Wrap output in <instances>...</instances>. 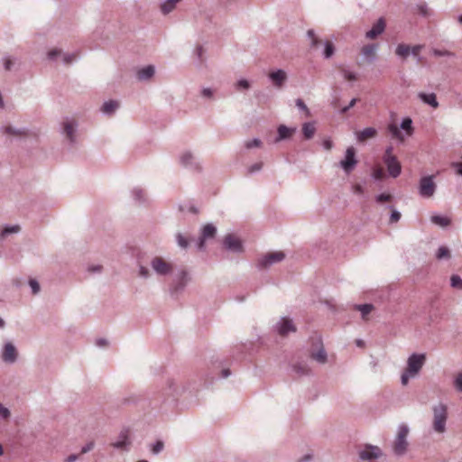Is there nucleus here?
Wrapping results in <instances>:
<instances>
[{
    "label": "nucleus",
    "instance_id": "obj_1",
    "mask_svg": "<svg viewBox=\"0 0 462 462\" xmlns=\"http://www.w3.org/2000/svg\"><path fill=\"white\" fill-rule=\"evenodd\" d=\"M191 281L190 274L185 268L180 269L172 278L170 286V292L172 295H178L185 290L186 286Z\"/></svg>",
    "mask_w": 462,
    "mask_h": 462
},
{
    "label": "nucleus",
    "instance_id": "obj_2",
    "mask_svg": "<svg viewBox=\"0 0 462 462\" xmlns=\"http://www.w3.org/2000/svg\"><path fill=\"white\" fill-rule=\"evenodd\" d=\"M434 431L443 433L446 431V423L448 419V408L445 404L439 403L432 408Z\"/></svg>",
    "mask_w": 462,
    "mask_h": 462
},
{
    "label": "nucleus",
    "instance_id": "obj_3",
    "mask_svg": "<svg viewBox=\"0 0 462 462\" xmlns=\"http://www.w3.org/2000/svg\"><path fill=\"white\" fill-rule=\"evenodd\" d=\"M408 426L405 424L399 425L397 435L393 445V450L396 456H402L406 453L408 448Z\"/></svg>",
    "mask_w": 462,
    "mask_h": 462
},
{
    "label": "nucleus",
    "instance_id": "obj_4",
    "mask_svg": "<svg viewBox=\"0 0 462 462\" xmlns=\"http://www.w3.org/2000/svg\"><path fill=\"white\" fill-rule=\"evenodd\" d=\"M307 35L310 39V47L311 48H319V45L324 46L323 52H322V56L324 59H326V60L330 59L334 55L336 48L331 42L325 41L324 42H322L320 40H319L316 37L315 32L313 30H309L307 32Z\"/></svg>",
    "mask_w": 462,
    "mask_h": 462
},
{
    "label": "nucleus",
    "instance_id": "obj_5",
    "mask_svg": "<svg viewBox=\"0 0 462 462\" xmlns=\"http://www.w3.org/2000/svg\"><path fill=\"white\" fill-rule=\"evenodd\" d=\"M151 268L159 276H167L172 273V264L161 256H154L150 262Z\"/></svg>",
    "mask_w": 462,
    "mask_h": 462
},
{
    "label": "nucleus",
    "instance_id": "obj_6",
    "mask_svg": "<svg viewBox=\"0 0 462 462\" xmlns=\"http://www.w3.org/2000/svg\"><path fill=\"white\" fill-rule=\"evenodd\" d=\"M425 361V354L413 353L408 357L407 367L405 370L411 374V376H416L424 365Z\"/></svg>",
    "mask_w": 462,
    "mask_h": 462
},
{
    "label": "nucleus",
    "instance_id": "obj_7",
    "mask_svg": "<svg viewBox=\"0 0 462 462\" xmlns=\"http://www.w3.org/2000/svg\"><path fill=\"white\" fill-rule=\"evenodd\" d=\"M436 184L433 176H425L420 180L419 194L422 198H431L436 191Z\"/></svg>",
    "mask_w": 462,
    "mask_h": 462
},
{
    "label": "nucleus",
    "instance_id": "obj_8",
    "mask_svg": "<svg viewBox=\"0 0 462 462\" xmlns=\"http://www.w3.org/2000/svg\"><path fill=\"white\" fill-rule=\"evenodd\" d=\"M357 162L356 150L354 147L350 146L346 149L345 158L340 161L339 166L346 174H349L356 168Z\"/></svg>",
    "mask_w": 462,
    "mask_h": 462
},
{
    "label": "nucleus",
    "instance_id": "obj_9",
    "mask_svg": "<svg viewBox=\"0 0 462 462\" xmlns=\"http://www.w3.org/2000/svg\"><path fill=\"white\" fill-rule=\"evenodd\" d=\"M284 258L285 254L282 251L269 253L259 259L257 265L259 268H267L276 263L282 262Z\"/></svg>",
    "mask_w": 462,
    "mask_h": 462
},
{
    "label": "nucleus",
    "instance_id": "obj_10",
    "mask_svg": "<svg viewBox=\"0 0 462 462\" xmlns=\"http://www.w3.org/2000/svg\"><path fill=\"white\" fill-rule=\"evenodd\" d=\"M180 162L183 167L188 168L191 171H200L201 170L199 162L197 161L194 154L189 151L183 152L180 155Z\"/></svg>",
    "mask_w": 462,
    "mask_h": 462
},
{
    "label": "nucleus",
    "instance_id": "obj_11",
    "mask_svg": "<svg viewBox=\"0 0 462 462\" xmlns=\"http://www.w3.org/2000/svg\"><path fill=\"white\" fill-rule=\"evenodd\" d=\"M223 246L226 250L239 254L243 252L241 240L233 234H227L223 240Z\"/></svg>",
    "mask_w": 462,
    "mask_h": 462
},
{
    "label": "nucleus",
    "instance_id": "obj_12",
    "mask_svg": "<svg viewBox=\"0 0 462 462\" xmlns=\"http://www.w3.org/2000/svg\"><path fill=\"white\" fill-rule=\"evenodd\" d=\"M216 234H217V228L213 224L209 223V224L205 225L201 229L200 236L197 242L198 249L200 251L204 250L205 249V241L207 239L215 237Z\"/></svg>",
    "mask_w": 462,
    "mask_h": 462
},
{
    "label": "nucleus",
    "instance_id": "obj_13",
    "mask_svg": "<svg viewBox=\"0 0 462 462\" xmlns=\"http://www.w3.org/2000/svg\"><path fill=\"white\" fill-rule=\"evenodd\" d=\"M383 455L382 449L378 446L366 444L358 453L361 460H373Z\"/></svg>",
    "mask_w": 462,
    "mask_h": 462
},
{
    "label": "nucleus",
    "instance_id": "obj_14",
    "mask_svg": "<svg viewBox=\"0 0 462 462\" xmlns=\"http://www.w3.org/2000/svg\"><path fill=\"white\" fill-rule=\"evenodd\" d=\"M275 330L280 336L285 337L290 332H295L296 327L293 324V321L289 318H282L274 327Z\"/></svg>",
    "mask_w": 462,
    "mask_h": 462
},
{
    "label": "nucleus",
    "instance_id": "obj_15",
    "mask_svg": "<svg viewBox=\"0 0 462 462\" xmlns=\"http://www.w3.org/2000/svg\"><path fill=\"white\" fill-rule=\"evenodd\" d=\"M112 447H114L116 449H122L125 451H128L131 446V440L129 438V430L126 429H124L120 431L118 434V437L116 441H114L112 444Z\"/></svg>",
    "mask_w": 462,
    "mask_h": 462
},
{
    "label": "nucleus",
    "instance_id": "obj_16",
    "mask_svg": "<svg viewBox=\"0 0 462 462\" xmlns=\"http://www.w3.org/2000/svg\"><path fill=\"white\" fill-rule=\"evenodd\" d=\"M268 78L276 88H282L288 79L287 73L281 69L271 71Z\"/></svg>",
    "mask_w": 462,
    "mask_h": 462
},
{
    "label": "nucleus",
    "instance_id": "obj_17",
    "mask_svg": "<svg viewBox=\"0 0 462 462\" xmlns=\"http://www.w3.org/2000/svg\"><path fill=\"white\" fill-rule=\"evenodd\" d=\"M78 124L74 120L66 119L62 123V134H65L66 138L71 143H75L76 141V131H77Z\"/></svg>",
    "mask_w": 462,
    "mask_h": 462
},
{
    "label": "nucleus",
    "instance_id": "obj_18",
    "mask_svg": "<svg viewBox=\"0 0 462 462\" xmlns=\"http://www.w3.org/2000/svg\"><path fill=\"white\" fill-rule=\"evenodd\" d=\"M17 350L13 343L7 342L4 346L2 359L5 363L14 364L17 359Z\"/></svg>",
    "mask_w": 462,
    "mask_h": 462
},
{
    "label": "nucleus",
    "instance_id": "obj_19",
    "mask_svg": "<svg viewBox=\"0 0 462 462\" xmlns=\"http://www.w3.org/2000/svg\"><path fill=\"white\" fill-rule=\"evenodd\" d=\"M383 162L385 163L391 177L397 178L401 174L402 166L396 157L384 159Z\"/></svg>",
    "mask_w": 462,
    "mask_h": 462
},
{
    "label": "nucleus",
    "instance_id": "obj_20",
    "mask_svg": "<svg viewBox=\"0 0 462 462\" xmlns=\"http://www.w3.org/2000/svg\"><path fill=\"white\" fill-rule=\"evenodd\" d=\"M385 30V21L383 18H379L373 27L366 32L365 37L374 40L382 34Z\"/></svg>",
    "mask_w": 462,
    "mask_h": 462
},
{
    "label": "nucleus",
    "instance_id": "obj_21",
    "mask_svg": "<svg viewBox=\"0 0 462 462\" xmlns=\"http://www.w3.org/2000/svg\"><path fill=\"white\" fill-rule=\"evenodd\" d=\"M317 344L319 345V348L317 352L310 351V356L312 359L317 361L319 364H325L328 361V355L323 346L322 341L320 337L316 338Z\"/></svg>",
    "mask_w": 462,
    "mask_h": 462
},
{
    "label": "nucleus",
    "instance_id": "obj_22",
    "mask_svg": "<svg viewBox=\"0 0 462 462\" xmlns=\"http://www.w3.org/2000/svg\"><path fill=\"white\" fill-rule=\"evenodd\" d=\"M296 131V128H289L284 125H281L277 129V137L274 142L279 143L282 140L289 139Z\"/></svg>",
    "mask_w": 462,
    "mask_h": 462
},
{
    "label": "nucleus",
    "instance_id": "obj_23",
    "mask_svg": "<svg viewBox=\"0 0 462 462\" xmlns=\"http://www.w3.org/2000/svg\"><path fill=\"white\" fill-rule=\"evenodd\" d=\"M418 97L425 104L430 106L433 108H438L439 104L437 100V96L435 93H418Z\"/></svg>",
    "mask_w": 462,
    "mask_h": 462
},
{
    "label": "nucleus",
    "instance_id": "obj_24",
    "mask_svg": "<svg viewBox=\"0 0 462 462\" xmlns=\"http://www.w3.org/2000/svg\"><path fill=\"white\" fill-rule=\"evenodd\" d=\"M378 45L374 43L366 44L361 50V54L369 61L372 62L375 60V52Z\"/></svg>",
    "mask_w": 462,
    "mask_h": 462
},
{
    "label": "nucleus",
    "instance_id": "obj_25",
    "mask_svg": "<svg viewBox=\"0 0 462 462\" xmlns=\"http://www.w3.org/2000/svg\"><path fill=\"white\" fill-rule=\"evenodd\" d=\"M155 73V69L152 65H148L144 68L140 69L137 71V79L140 81H146L149 80L153 77Z\"/></svg>",
    "mask_w": 462,
    "mask_h": 462
},
{
    "label": "nucleus",
    "instance_id": "obj_26",
    "mask_svg": "<svg viewBox=\"0 0 462 462\" xmlns=\"http://www.w3.org/2000/svg\"><path fill=\"white\" fill-rule=\"evenodd\" d=\"M376 135V129L374 127H367L356 133V138L359 142H365L369 138Z\"/></svg>",
    "mask_w": 462,
    "mask_h": 462
},
{
    "label": "nucleus",
    "instance_id": "obj_27",
    "mask_svg": "<svg viewBox=\"0 0 462 462\" xmlns=\"http://www.w3.org/2000/svg\"><path fill=\"white\" fill-rule=\"evenodd\" d=\"M21 230L19 225H6L4 227H0V237L5 238L12 234H17Z\"/></svg>",
    "mask_w": 462,
    "mask_h": 462
},
{
    "label": "nucleus",
    "instance_id": "obj_28",
    "mask_svg": "<svg viewBox=\"0 0 462 462\" xmlns=\"http://www.w3.org/2000/svg\"><path fill=\"white\" fill-rule=\"evenodd\" d=\"M316 133L315 122H306L302 125V134L305 139H311Z\"/></svg>",
    "mask_w": 462,
    "mask_h": 462
},
{
    "label": "nucleus",
    "instance_id": "obj_29",
    "mask_svg": "<svg viewBox=\"0 0 462 462\" xmlns=\"http://www.w3.org/2000/svg\"><path fill=\"white\" fill-rule=\"evenodd\" d=\"M292 371L297 374L299 376L307 375L310 372V368L309 365L304 362H299L291 366Z\"/></svg>",
    "mask_w": 462,
    "mask_h": 462
},
{
    "label": "nucleus",
    "instance_id": "obj_30",
    "mask_svg": "<svg viewBox=\"0 0 462 462\" xmlns=\"http://www.w3.org/2000/svg\"><path fill=\"white\" fill-rule=\"evenodd\" d=\"M119 107V103L116 100H108L106 101L102 107L101 111L106 115H112L116 112V110Z\"/></svg>",
    "mask_w": 462,
    "mask_h": 462
},
{
    "label": "nucleus",
    "instance_id": "obj_31",
    "mask_svg": "<svg viewBox=\"0 0 462 462\" xmlns=\"http://www.w3.org/2000/svg\"><path fill=\"white\" fill-rule=\"evenodd\" d=\"M181 0H165L160 5L161 12L163 14H168L171 11H173L176 7V5Z\"/></svg>",
    "mask_w": 462,
    "mask_h": 462
},
{
    "label": "nucleus",
    "instance_id": "obj_32",
    "mask_svg": "<svg viewBox=\"0 0 462 462\" xmlns=\"http://www.w3.org/2000/svg\"><path fill=\"white\" fill-rule=\"evenodd\" d=\"M4 133L14 136L23 137L28 135V130L26 128H15L13 126H5Z\"/></svg>",
    "mask_w": 462,
    "mask_h": 462
},
{
    "label": "nucleus",
    "instance_id": "obj_33",
    "mask_svg": "<svg viewBox=\"0 0 462 462\" xmlns=\"http://www.w3.org/2000/svg\"><path fill=\"white\" fill-rule=\"evenodd\" d=\"M430 221L433 224L439 226L441 227H446V226H449V224L451 222L450 218H448V217H445V216H440V215L431 216Z\"/></svg>",
    "mask_w": 462,
    "mask_h": 462
},
{
    "label": "nucleus",
    "instance_id": "obj_34",
    "mask_svg": "<svg viewBox=\"0 0 462 462\" xmlns=\"http://www.w3.org/2000/svg\"><path fill=\"white\" fill-rule=\"evenodd\" d=\"M395 53L397 56L406 59L411 54V47L407 44L401 43L396 47Z\"/></svg>",
    "mask_w": 462,
    "mask_h": 462
},
{
    "label": "nucleus",
    "instance_id": "obj_35",
    "mask_svg": "<svg viewBox=\"0 0 462 462\" xmlns=\"http://www.w3.org/2000/svg\"><path fill=\"white\" fill-rule=\"evenodd\" d=\"M450 257H451V254L448 247L443 246V245L439 247V249L436 253V258L438 260H443V259L448 260V259H450Z\"/></svg>",
    "mask_w": 462,
    "mask_h": 462
},
{
    "label": "nucleus",
    "instance_id": "obj_36",
    "mask_svg": "<svg viewBox=\"0 0 462 462\" xmlns=\"http://www.w3.org/2000/svg\"><path fill=\"white\" fill-rule=\"evenodd\" d=\"M132 195L134 199L137 203H143L145 201V194L144 191L141 188H134L132 190Z\"/></svg>",
    "mask_w": 462,
    "mask_h": 462
},
{
    "label": "nucleus",
    "instance_id": "obj_37",
    "mask_svg": "<svg viewBox=\"0 0 462 462\" xmlns=\"http://www.w3.org/2000/svg\"><path fill=\"white\" fill-rule=\"evenodd\" d=\"M355 308L361 312L363 319H365V316L368 315L372 311V310L374 309V306L372 304H361V305H356Z\"/></svg>",
    "mask_w": 462,
    "mask_h": 462
},
{
    "label": "nucleus",
    "instance_id": "obj_38",
    "mask_svg": "<svg viewBox=\"0 0 462 462\" xmlns=\"http://www.w3.org/2000/svg\"><path fill=\"white\" fill-rule=\"evenodd\" d=\"M340 72L346 80L355 81L357 79V76L355 72L348 70L343 66L340 67Z\"/></svg>",
    "mask_w": 462,
    "mask_h": 462
},
{
    "label": "nucleus",
    "instance_id": "obj_39",
    "mask_svg": "<svg viewBox=\"0 0 462 462\" xmlns=\"http://www.w3.org/2000/svg\"><path fill=\"white\" fill-rule=\"evenodd\" d=\"M176 242L178 245L182 249H187L189 246V239L185 237L181 233L176 235Z\"/></svg>",
    "mask_w": 462,
    "mask_h": 462
},
{
    "label": "nucleus",
    "instance_id": "obj_40",
    "mask_svg": "<svg viewBox=\"0 0 462 462\" xmlns=\"http://www.w3.org/2000/svg\"><path fill=\"white\" fill-rule=\"evenodd\" d=\"M450 285L451 287L458 290H462V279L459 275L453 274L450 277Z\"/></svg>",
    "mask_w": 462,
    "mask_h": 462
},
{
    "label": "nucleus",
    "instance_id": "obj_41",
    "mask_svg": "<svg viewBox=\"0 0 462 462\" xmlns=\"http://www.w3.org/2000/svg\"><path fill=\"white\" fill-rule=\"evenodd\" d=\"M412 121L411 118L406 117L401 123V128L405 130L408 134H411L412 132Z\"/></svg>",
    "mask_w": 462,
    "mask_h": 462
},
{
    "label": "nucleus",
    "instance_id": "obj_42",
    "mask_svg": "<svg viewBox=\"0 0 462 462\" xmlns=\"http://www.w3.org/2000/svg\"><path fill=\"white\" fill-rule=\"evenodd\" d=\"M388 129L393 137L398 138L401 141H403V136H402V133L400 132L399 128L395 125H393V124L390 125Z\"/></svg>",
    "mask_w": 462,
    "mask_h": 462
},
{
    "label": "nucleus",
    "instance_id": "obj_43",
    "mask_svg": "<svg viewBox=\"0 0 462 462\" xmlns=\"http://www.w3.org/2000/svg\"><path fill=\"white\" fill-rule=\"evenodd\" d=\"M433 55L437 57H455V53L447 50L434 49Z\"/></svg>",
    "mask_w": 462,
    "mask_h": 462
},
{
    "label": "nucleus",
    "instance_id": "obj_44",
    "mask_svg": "<svg viewBox=\"0 0 462 462\" xmlns=\"http://www.w3.org/2000/svg\"><path fill=\"white\" fill-rule=\"evenodd\" d=\"M261 145H262V141L259 138H254L253 140L246 141L245 143V146L246 149L260 147Z\"/></svg>",
    "mask_w": 462,
    "mask_h": 462
},
{
    "label": "nucleus",
    "instance_id": "obj_45",
    "mask_svg": "<svg viewBox=\"0 0 462 462\" xmlns=\"http://www.w3.org/2000/svg\"><path fill=\"white\" fill-rule=\"evenodd\" d=\"M29 286L32 289V294L36 295L41 291L40 283L35 279H30L29 280Z\"/></svg>",
    "mask_w": 462,
    "mask_h": 462
},
{
    "label": "nucleus",
    "instance_id": "obj_46",
    "mask_svg": "<svg viewBox=\"0 0 462 462\" xmlns=\"http://www.w3.org/2000/svg\"><path fill=\"white\" fill-rule=\"evenodd\" d=\"M295 105L300 110L304 111L307 116H310V109L301 98H297Z\"/></svg>",
    "mask_w": 462,
    "mask_h": 462
},
{
    "label": "nucleus",
    "instance_id": "obj_47",
    "mask_svg": "<svg viewBox=\"0 0 462 462\" xmlns=\"http://www.w3.org/2000/svg\"><path fill=\"white\" fill-rule=\"evenodd\" d=\"M454 387L457 391L462 393V373L457 374L454 380Z\"/></svg>",
    "mask_w": 462,
    "mask_h": 462
},
{
    "label": "nucleus",
    "instance_id": "obj_48",
    "mask_svg": "<svg viewBox=\"0 0 462 462\" xmlns=\"http://www.w3.org/2000/svg\"><path fill=\"white\" fill-rule=\"evenodd\" d=\"M163 442L161 440L156 441L154 444H152V452L153 454H159L163 449Z\"/></svg>",
    "mask_w": 462,
    "mask_h": 462
},
{
    "label": "nucleus",
    "instance_id": "obj_49",
    "mask_svg": "<svg viewBox=\"0 0 462 462\" xmlns=\"http://www.w3.org/2000/svg\"><path fill=\"white\" fill-rule=\"evenodd\" d=\"M236 87L237 89H248L250 88V83L247 79H242L236 82Z\"/></svg>",
    "mask_w": 462,
    "mask_h": 462
},
{
    "label": "nucleus",
    "instance_id": "obj_50",
    "mask_svg": "<svg viewBox=\"0 0 462 462\" xmlns=\"http://www.w3.org/2000/svg\"><path fill=\"white\" fill-rule=\"evenodd\" d=\"M77 59L76 53H66L63 55V62L65 64H70Z\"/></svg>",
    "mask_w": 462,
    "mask_h": 462
},
{
    "label": "nucleus",
    "instance_id": "obj_51",
    "mask_svg": "<svg viewBox=\"0 0 462 462\" xmlns=\"http://www.w3.org/2000/svg\"><path fill=\"white\" fill-rule=\"evenodd\" d=\"M392 199V196L390 194L382 193L375 197V200L378 203L387 202Z\"/></svg>",
    "mask_w": 462,
    "mask_h": 462
},
{
    "label": "nucleus",
    "instance_id": "obj_52",
    "mask_svg": "<svg viewBox=\"0 0 462 462\" xmlns=\"http://www.w3.org/2000/svg\"><path fill=\"white\" fill-rule=\"evenodd\" d=\"M201 96L205 98L211 99L214 97V91L210 88H203L201 90Z\"/></svg>",
    "mask_w": 462,
    "mask_h": 462
},
{
    "label": "nucleus",
    "instance_id": "obj_53",
    "mask_svg": "<svg viewBox=\"0 0 462 462\" xmlns=\"http://www.w3.org/2000/svg\"><path fill=\"white\" fill-rule=\"evenodd\" d=\"M357 101V98H352L349 104H347V106L340 109V114H346L350 108H352L356 104Z\"/></svg>",
    "mask_w": 462,
    "mask_h": 462
},
{
    "label": "nucleus",
    "instance_id": "obj_54",
    "mask_svg": "<svg viewBox=\"0 0 462 462\" xmlns=\"http://www.w3.org/2000/svg\"><path fill=\"white\" fill-rule=\"evenodd\" d=\"M10 414V411L0 402V417L3 419H8Z\"/></svg>",
    "mask_w": 462,
    "mask_h": 462
},
{
    "label": "nucleus",
    "instance_id": "obj_55",
    "mask_svg": "<svg viewBox=\"0 0 462 462\" xmlns=\"http://www.w3.org/2000/svg\"><path fill=\"white\" fill-rule=\"evenodd\" d=\"M139 275L142 278L147 279L150 277V272L145 266L139 265Z\"/></svg>",
    "mask_w": 462,
    "mask_h": 462
},
{
    "label": "nucleus",
    "instance_id": "obj_56",
    "mask_svg": "<svg viewBox=\"0 0 462 462\" xmlns=\"http://www.w3.org/2000/svg\"><path fill=\"white\" fill-rule=\"evenodd\" d=\"M412 377L411 374H410L407 370H405L402 375H401V383L402 385H406L410 380V378Z\"/></svg>",
    "mask_w": 462,
    "mask_h": 462
},
{
    "label": "nucleus",
    "instance_id": "obj_57",
    "mask_svg": "<svg viewBox=\"0 0 462 462\" xmlns=\"http://www.w3.org/2000/svg\"><path fill=\"white\" fill-rule=\"evenodd\" d=\"M373 178L376 180H382L383 178V171L381 168H376L373 171Z\"/></svg>",
    "mask_w": 462,
    "mask_h": 462
},
{
    "label": "nucleus",
    "instance_id": "obj_58",
    "mask_svg": "<svg viewBox=\"0 0 462 462\" xmlns=\"http://www.w3.org/2000/svg\"><path fill=\"white\" fill-rule=\"evenodd\" d=\"M14 66V60L10 57L4 59V67L5 70H11Z\"/></svg>",
    "mask_w": 462,
    "mask_h": 462
},
{
    "label": "nucleus",
    "instance_id": "obj_59",
    "mask_svg": "<svg viewBox=\"0 0 462 462\" xmlns=\"http://www.w3.org/2000/svg\"><path fill=\"white\" fill-rule=\"evenodd\" d=\"M262 167H263V162H256L248 168V172L254 173L256 171H259L262 169Z\"/></svg>",
    "mask_w": 462,
    "mask_h": 462
},
{
    "label": "nucleus",
    "instance_id": "obj_60",
    "mask_svg": "<svg viewBox=\"0 0 462 462\" xmlns=\"http://www.w3.org/2000/svg\"><path fill=\"white\" fill-rule=\"evenodd\" d=\"M401 218V213L397 210H393L390 216V222L394 223L398 222Z\"/></svg>",
    "mask_w": 462,
    "mask_h": 462
},
{
    "label": "nucleus",
    "instance_id": "obj_61",
    "mask_svg": "<svg viewBox=\"0 0 462 462\" xmlns=\"http://www.w3.org/2000/svg\"><path fill=\"white\" fill-rule=\"evenodd\" d=\"M94 448V442H88V444H86L85 446H83L81 448V454H86L88 452H89L90 450H92Z\"/></svg>",
    "mask_w": 462,
    "mask_h": 462
},
{
    "label": "nucleus",
    "instance_id": "obj_62",
    "mask_svg": "<svg viewBox=\"0 0 462 462\" xmlns=\"http://www.w3.org/2000/svg\"><path fill=\"white\" fill-rule=\"evenodd\" d=\"M60 54V51L59 50H51V51L48 52V58L50 60H55L59 55Z\"/></svg>",
    "mask_w": 462,
    "mask_h": 462
},
{
    "label": "nucleus",
    "instance_id": "obj_63",
    "mask_svg": "<svg viewBox=\"0 0 462 462\" xmlns=\"http://www.w3.org/2000/svg\"><path fill=\"white\" fill-rule=\"evenodd\" d=\"M421 49H422L421 45H414L413 47H411V54L417 57V56H419V53Z\"/></svg>",
    "mask_w": 462,
    "mask_h": 462
},
{
    "label": "nucleus",
    "instance_id": "obj_64",
    "mask_svg": "<svg viewBox=\"0 0 462 462\" xmlns=\"http://www.w3.org/2000/svg\"><path fill=\"white\" fill-rule=\"evenodd\" d=\"M353 191H354L355 194L363 195L365 189H364V188L360 184H356L353 187Z\"/></svg>",
    "mask_w": 462,
    "mask_h": 462
}]
</instances>
